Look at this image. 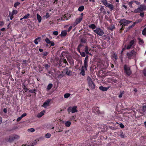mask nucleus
I'll return each mask as SVG.
<instances>
[{
    "instance_id": "nucleus-1",
    "label": "nucleus",
    "mask_w": 146,
    "mask_h": 146,
    "mask_svg": "<svg viewBox=\"0 0 146 146\" xmlns=\"http://www.w3.org/2000/svg\"><path fill=\"white\" fill-rule=\"evenodd\" d=\"M137 53L134 50H133L127 53V56L129 59H131L135 58Z\"/></svg>"
},
{
    "instance_id": "nucleus-12",
    "label": "nucleus",
    "mask_w": 146,
    "mask_h": 146,
    "mask_svg": "<svg viewBox=\"0 0 146 146\" xmlns=\"http://www.w3.org/2000/svg\"><path fill=\"white\" fill-rule=\"evenodd\" d=\"M50 102V100H48L44 102L42 106L45 108H46L49 105V103Z\"/></svg>"
},
{
    "instance_id": "nucleus-59",
    "label": "nucleus",
    "mask_w": 146,
    "mask_h": 146,
    "mask_svg": "<svg viewBox=\"0 0 146 146\" xmlns=\"http://www.w3.org/2000/svg\"><path fill=\"white\" fill-rule=\"evenodd\" d=\"M143 73L144 76H146V69H145L143 70Z\"/></svg>"
},
{
    "instance_id": "nucleus-29",
    "label": "nucleus",
    "mask_w": 146,
    "mask_h": 146,
    "mask_svg": "<svg viewBox=\"0 0 146 146\" xmlns=\"http://www.w3.org/2000/svg\"><path fill=\"white\" fill-rule=\"evenodd\" d=\"M138 40H139V43L141 45L144 42L143 40L140 38H138Z\"/></svg>"
},
{
    "instance_id": "nucleus-27",
    "label": "nucleus",
    "mask_w": 146,
    "mask_h": 146,
    "mask_svg": "<svg viewBox=\"0 0 146 146\" xmlns=\"http://www.w3.org/2000/svg\"><path fill=\"white\" fill-rule=\"evenodd\" d=\"M80 42L81 43H85L87 42V40L86 39L82 38L81 39Z\"/></svg>"
},
{
    "instance_id": "nucleus-35",
    "label": "nucleus",
    "mask_w": 146,
    "mask_h": 146,
    "mask_svg": "<svg viewBox=\"0 0 146 146\" xmlns=\"http://www.w3.org/2000/svg\"><path fill=\"white\" fill-rule=\"evenodd\" d=\"M30 15L28 13L23 17V18H24V19H27L29 17Z\"/></svg>"
},
{
    "instance_id": "nucleus-13",
    "label": "nucleus",
    "mask_w": 146,
    "mask_h": 146,
    "mask_svg": "<svg viewBox=\"0 0 146 146\" xmlns=\"http://www.w3.org/2000/svg\"><path fill=\"white\" fill-rule=\"evenodd\" d=\"M41 40V38L40 37H38L36 38L34 40V43L36 44H37L38 42H40Z\"/></svg>"
},
{
    "instance_id": "nucleus-10",
    "label": "nucleus",
    "mask_w": 146,
    "mask_h": 146,
    "mask_svg": "<svg viewBox=\"0 0 146 146\" xmlns=\"http://www.w3.org/2000/svg\"><path fill=\"white\" fill-rule=\"evenodd\" d=\"M105 6L106 7L110 9L111 11H112L114 9V6L113 5L108 3Z\"/></svg>"
},
{
    "instance_id": "nucleus-41",
    "label": "nucleus",
    "mask_w": 146,
    "mask_h": 146,
    "mask_svg": "<svg viewBox=\"0 0 146 146\" xmlns=\"http://www.w3.org/2000/svg\"><path fill=\"white\" fill-rule=\"evenodd\" d=\"M68 19L67 18L66 16H63L61 18V20L62 21H65L66 20H67Z\"/></svg>"
},
{
    "instance_id": "nucleus-42",
    "label": "nucleus",
    "mask_w": 146,
    "mask_h": 146,
    "mask_svg": "<svg viewBox=\"0 0 146 146\" xmlns=\"http://www.w3.org/2000/svg\"><path fill=\"white\" fill-rule=\"evenodd\" d=\"M76 117V116H71V117L70 118V120H74L75 119V118Z\"/></svg>"
},
{
    "instance_id": "nucleus-2",
    "label": "nucleus",
    "mask_w": 146,
    "mask_h": 146,
    "mask_svg": "<svg viewBox=\"0 0 146 146\" xmlns=\"http://www.w3.org/2000/svg\"><path fill=\"white\" fill-rule=\"evenodd\" d=\"M131 22V21H127L125 19H121L119 21L120 25L122 26V27L121 28L120 30L123 29L125 26L127 25L128 24H129Z\"/></svg>"
},
{
    "instance_id": "nucleus-49",
    "label": "nucleus",
    "mask_w": 146,
    "mask_h": 146,
    "mask_svg": "<svg viewBox=\"0 0 146 146\" xmlns=\"http://www.w3.org/2000/svg\"><path fill=\"white\" fill-rule=\"evenodd\" d=\"M4 24V23L3 21H0V27L3 26Z\"/></svg>"
},
{
    "instance_id": "nucleus-25",
    "label": "nucleus",
    "mask_w": 146,
    "mask_h": 146,
    "mask_svg": "<svg viewBox=\"0 0 146 146\" xmlns=\"http://www.w3.org/2000/svg\"><path fill=\"white\" fill-rule=\"evenodd\" d=\"M52 84H49L47 86V89L49 90L52 87Z\"/></svg>"
},
{
    "instance_id": "nucleus-60",
    "label": "nucleus",
    "mask_w": 146,
    "mask_h": 146,
    "mask_svg": "<svg viewBox=\"0 0 146 146\" xmlns=\"http://www.w3.org/2000/svg\"><path fill=\"white\" fill-rule=\"evenodd\" d=\"M104 10V7H102V6L101 7L100 9V10L101 11H103V10Z\"/></svg>"
},
{
    "instance_id": "nucleus-14",
    "label": "nucleus",
    "mask_w": 146,
    "mask_h": 146,
    "mask_svg": "<svg viewBox=\"0 0 146 146\" xmlns=\"http://www.w3.org/2000/svg\"><path fill=\"white\" fill-rule=\"evenodd\" d=\"M44 111H41L40 113H38L37 114V117L38 118H40L42 117L44 115Z\"/></svg>"
},
{
    "instance_id": "nucleus-51",
    "label": "nucleus",
    "mask_w": 146,
    "mask_h": 146,
    "mask_svg": "<svg viewBox=\"0 0 146 146\" xmlns=\"http://www.w3.org/2000/svg\"><path fill=\"white\" fill-rule=\"evenodd\" d=\"M22 118V117H21V116L18 117L17 119V121H20L21 119Z\"/></svg>"
},
{
    "instance_id": "nucleus-37",
    "label": "nucleus",
    "mask_w": 146,
    "mask_h": 146,
    "mask_svg": "<svg viewBox=\"0 0 146 146\" xmlns=\"http://www.w3.org/2000/svg\"><path fill=\"white\" fill-rule=\"evenodd\" d=\"M20 4V3L19 2H17L14 4V6L15 7H17V6L19 5Z\"/></svg>"
},
{
    "instance_id": "nucleus-11",
    "label": "nucleus",
    "mask_w": 146,
    "mask_h": 146,
    "mask_svg": "<svg viewBox=\"0 0 146 146\" xmlns=\"http://www.w3.org/2000/svg\"><path fill=\"white\" fill-rule=\"evenodd\" d=\"M110 87V86L108 87H104L101 86L99 87V88L100 90L103 91H106Z\"/></svg>"
},
{
    "instance_id": "nucleus-54",
    "label": "nucleus",
    "mask_w": 146,
    "mask_h": 146,
    "mask_svg": "<svg viewBox=\"0 0 146 146\" xmlns=\"http://www.w3.org/2000/svg\"><path fill=\"white\" fill-rule=\"evenodd\" d=\"M88 55H87L86 58H85L84 60L88 61Z\"/></svg>"
},
{
    "instance_id": "nucleus-46",
    "label": "nucleus",
    "mask_w": 146,
    "mask_h": 146,
    "mask_svg": "<svg viewBox=\"0 0 146 146\" xmlns=\"http://www.w3.org/2000/svg\"><path fill=\"white\" fill-rule=\"evenodd\" d=\"M53 35H57L58 34V32L57 31H54L53 32Z\"/></svg>"
},
{
    "instance_id": "nucleus-16",
    "label": "nucleus",
    "mask_w": 146,
    "mask_h": 146,
    "mask_svg": "<svg viewBox=\"0 0 146 146\" xmlns=\"http://www.w3.org/2000/svg\"><path fill=\"white\" fill-rule=\"evenodd\" d=\"M80 74L83 76H84L85 75V72L84 70V66H82L81 72L80 73Z\"/></svg>"
},
{
    "instance_id": "nucleus-28",
    "label": "nucleus",
    "mask_w": 146,
    "mask_h": 146,
    "mask_svg": "<svg viewBox=\"0 0 146 146\" xmlns=\"http://www.w3.org/2000/svg\"><path fill=\"white\" fill-rule=\"evenodd\" d=\"M51 134L50 133H48L45 135L44 137L46 138H49L51 137Z\"/></svg>"
},
{
    "instance_id": "nucleus-4",
    "label": "nucleus",
    "mask_w": 146,
    "mask_h": 146,
    "mask_svg": "<svg viewBox=\"0 0 146 146\" xmlns=\"http://www.w3.org/2000/svg\"><path fill=\"white\" fill-rule=\"evenodd\" d=\"M145 8L146 6L145 5H140L139 7L134 11V12L135 13H141L145 9Z\"/></svg>"
},
{
    "instance_id": "nucleus-9",
    "label": "nucleus",
    "mask_w": 146,
    "mask_h": 146,
    "mask_svg": "<svg viewBox=\"0 0 146 146\" xmlns=\"http://www.w3.org/2000/svg\"><path fill=\"white\" fill-rule=\"evenodd\" d=\"M82 18H80L76 19L73 25L75 26L80 23L82 20Z\"/></svg>"
},
{
    "instance_id": "nucleus-43",
    "label": "nucleus",
    "mask_w": 146,
    "mask_h": 146,
    "mask_svg": "<svg viewBox=\"0 0 146 146\" xmlns=\"http://www.w3.org/2000/svg\"><path fill=\"white\" fill-rule=\"evenodd\" d=\"M36 90L35 89H31L29 90V92L30 93H33L35 92H36Z\"/></svg>"
},
{
    "instance_id": "nucleus-38",
    "label": "nucleus",
    "mask_w": 146,
    "mask_h": 146,
    "mask_svg": "<svg viewBox=\"0 0 146 146\" xmlns=\"http://www.w3.org/2000/svg\"><path fill=\"white\" fill-rule=\"evenodd\" d=\"M142 111L143 112H145L146 111V106H143Z\"/></svg>"
},
{
    "instance_id": "nucleus-44",
    "label": "nucleus",
    "mask_w": 146,
    "mask_h": 146,
    "mask_svg": "<svg viewBox=\"0 0 146 146\" xmlns=\"http://www.w3.org/2000/svg\"><path fill=\"white\" fill-rule=\"evenodd\" d=\"M85 52L86 53V52L88 53V47L87 46H86L85 48Z\"/></svg>"
},
{
    "instance_id": "nucleus-22",
    "label": "nucleus",
    "mask_w": 146,
    "mask_h": 146,
    "mask_svg": "<svg viewBox=\"0 0 146 146\" xmlns=\"http://www.w3.org/2000/svg\"><path fill=\"white\" fill-rule=\"evenodd\" d=\"M89 27L90 28L94 29L96 28V26L94 24H93L90 25H89Z\"/></svg>"
},
{
    "instance_id": "nucleus-36",
    "label": "nucleus",
    "mask_w": 146,
    "mask_h": 146,
    "mask_svg": "<svg viewBox=\"0 0 146 146\" xmlns=\"http://www.w3.org/2000/svg\"><path fill=\"white\" fill-rule=\"evenodd\" d=\"M43 66H44L46 69H47L48 68L50 67V65H48L47 64L43 65Z\"/></svg>"
},
{
    "instance_id": "nucleus-58",
    "label": "nucleus",
    "mask_w": 146,
    "mask_h": 146,
    "mask_svg": "<svg viewBox=\"0 0 146 146\" xmlns=\"http://www.w3.org/2000/svg\"><path fill=\"white\" fill-rule=\"evenodd\" d=\"M27 115V114L26 113H23V114H22V115H21V117H22L23 118V117L26 116Z\"/></svg>"
},
{
    "instance_id": "nucleus-64",
    "label": "nucleus",
    "mask_w": 146,
    "mask_h": 146,
    "mask_svg": "<svg viewBox=\"0 0 146 146\" xmlns=\"http://www.w3.org/2000/svg\"><path fill=\"white\" fill-rule=\"evenodd\" d=\"M134 2L137 5H140V3L138 1H134Z\"/></svg>"
},
{
    "instance_id": "nucleus-31",
    "label": "nucleus",
    "mask_w": 146,
    "mask_h": 146,
    "mask_svg": "<svg viewBox=\"0 0 146 146\" xmlns=\"http://www.w3.org/2000/svg\"><path fill=\"white\" fill-rule=\"evenodd\" d=\"M17 13V11L16 10H14L11 13V14L12 15H13L15 14L16 15Z\"/></svg>"
},
{
    "instance_id": "nucleus-34",
    "label": "nucleus",
    "mask_w": 146,
    "mask_h": 146,
    "mask_svg": "<svg viewBox=\"0 0 146 146\" xmlns=\"http://www.w3.org/2000/svg\"><path fill=\"white\" fill-rule=\"evenodd\" d=\"M101 1L105 5L108 3L106 0H101Z\"/></svg>"
},
{
    "instance_id": "nucleus-39",
    "label": "nucleus",
    "mask_w": 146,
    "mask_h": 146,
    "mask_svg": "<svg viewBox=\"0 0 146 146\" xmlns=\"http://www.w3.org/2000/svg\"><path fill=\"white\" fill-rule=\"evenodd\" d=\"M28 131L33 132L35 131V130L33 128H31L28 130Z\"/></svg>"
},
{
    "instance_id": "nucleus-61",
    "label": "nucleus",
    "mask_w": 146,
    "mask_h": 146,
    "mask_svg": "<svg viewBox=\"0 0 146 146\" xmlns=\"http://www.w3.org/2000/svg\"><path fill=\"white\" fill-rule=\"evenodd\" d=\"M123 94V93H122V92L121 93H120V94H119V95L118 97L119 98H121Z\"/></svg>"
},
{
    "instance_id": "nucleus-18",
    "label": "nucleus",
    "mask_w": 146,
    "mask_h": 146,
    "mask_svg": "<svg viewBox=\"0 0 146 146\" xmlns=\"http://www.w3.org/2000/svg\"><path fill=\"white\" fill-rule=\"evenodd\" d=\"M88 61L84 60V68L86 70H87V68L88 67Z\"/></svg>"
},
{
    "instance_id": "nucleus-32",
    "label": "nucleus",
    "mask_w": 146,
    "mask_h": 146,
    "mask_svg": "<svg viewBox=\"0 0 146 146\" xmlns=\"http://www.w3.org/2000/svg\"><path fill=\"white\" fill-rule=\"evenodd\" d=\"M142 34L143 35L146 36V27L143 30L142 32Z\"/></svg>"
},
{
    "instance_id": "nucleus-62",
    "label": "nucleus",
    "mask_w": 146,
    "mask_h": 146,
    "mask_svg": "<svg viewBox=\"0 0 146 146\" xmlns=\"http://www.w3.org/2000/svg\"><path fill=\"white\" fill-rule=\"evenodd\" d=\"M50 16L49 15V13H47L46 14L45 17H46V18H48V17H49Z\"/></svg>"
},
{
    "instance_id": "nucleus-63",
    "label": "nucleus",
    "mask_w": 146,
    "mask_h": 146,
    "mask_svg": "<svg viewBox=\"0 0 146 146\" xmlns=\"http://www.w3.org/2000/svg\"><path fill=\"white\" fill-rule=\"evenodd\" d=\"M134 2V1H132L130 2H129V5L130 6V5H131Z\"/></svg>"
},
{
    "instance_id": "nucleus-3",
    "label": "nucleus",
    "mask_w": 146,
    "mask_h": 146,
    "mask_svg": "<svg viewBox=\"0 0 146 146\" xmlns=\"http://www.w3.org/2000/svg\"><path fill=\"white\" fill-rule=\"evenodd\" d=\"M136 42V40L133 39L130 41L129 43L127 44L126 48L129 49L131 48H134L135 46Z\"/></svg>"
},
{
    "instance_id": "nucleus-17",
    "label": "nucleus",
    "mask_w": 146,
    "mask_h": 146,
    "mask_svg": "<svg viewBox=\"0 0 146 146\" xmlns=\"http://www.w3.org/2000/svg\"><path fill=\"white\" fill-rule=\"evenodd\" d=\"M77 107L76 106H74L72 108V113H74L77 111L76 109Z\"/></svg>"
},
{
    "instance_id": "nucleus-55",
    "label": "nucleus",
    "mask_w": 146,
    "mask_h": 146,
    "mask_svg": "<svg viewBox=\"0 0 146 146\" xmlns=\"http://www.w3.org/2000/svg\"><path fill=\"white\" fill-rule=\"evenodd\" d=\"M13 15H12L11 14V12H9V16L10 17L11 20H12L13 18Z\"/></svg>"
},
{
    "instance_id": "nucleus-21",
    "label": "nucleus",
    "mask_w": 146,
    "mask_h": 146,
    "mask_svg": "<svg viewBox=\"0 0 146 146\" xmlns=\"http://www.w3.org/2000/svg\"><path fill=\"white\" fill-rule=\"evenodd\" d=\"M94 112L96 113L99 114L100 113L99 110V108L98 107H96L94 109Z\"/></svg>"
},
{
    "instance_id": "nucleus-53",
    "label": "nucleus",
    "mask_w": 146,
    "mask_h": 146,
    "mask_svg": "<svg viewBox=\"0 0 146 146\" xmlns=\"http://www.w3.org/2000/svg\"><path fill=\"white\" fill-rule=\"evenodd\" d=\"M23 89L26 90L25 92H27V91L28 90V89L26 87V86L25 85V84H24L23 85Z\"/></svg>"
},
{
    "instance_id": "nucleus-23",
    "label": "nucleus",
    "mask_w": 146,
    "mask_h": 146,
    "mask_svg": "<svg viewBox=\"0 0 146 146\" xmlns=\"http://www.w3.org/2000/svg\"><path fill=\"white\" fill-rule=\"evenodd\" d=\"M14 140L13 136L9 137L8 139V141L10 142H11Z\"/></svg>"
},
{
    "instance_id": "nucleus-19",
    "label": "nucleus",
    "mask_w": 146,
    "mask_h": 146,
    "mask_svg": "<svg viewBox=\"0 0 146 146\" xmlns=\"http://www.w3.org/2000/svg\"><path fill=\"white\" fill-rule=\"evenodd\" d=\"M37 19L38 21V23H40L41 21L42 17L38 14H37Z\"/></svg>"
},
{
    "instance_id": "nucleus-26",
    "label": "nucleus",
    "mask_w": 146,
    "mask_h": 146,
    "mask_svg": "<svg viewBox=\"0 0 146 146\" xmlns=\"http://www.w3.org/2000/svg\"><path fill=\"white\" fill-rule=\"evenodd\" d=\"M84 9V7L83 6H80L78 9V10L80 11H82Z\"/></svg>"
},
{
    "instance_id": "nucleus-8",
    "label": "nucleus",
    "mask_w": 146,
    "mask_h": 146,
    "mask_svg": "<svg viewBox=\"0 0 146 146\" xmlns=\"http://www.w3.org/2000/svg\"><path fill=\"white\" fill-rule=\"evenodd\" d=\"M46 42L48 44H50V46H53L54 45V42L52 41H51L48 38H46L45 40Z\"/></svg>"
},
{
    "instance_id": "nucleus-52",
    "label": "nucleus",
    "mask_w": 146,
    "mask_h": 146,
    "mask_svg": "<svg viewBox=\"0 0 146 146\" xmlns=\"http://www.w3.org/2000/svg\"><path fill=\"white\" fill-rule=\"evenodd\" d=\"M120 136L122 138H124V135H123V133L122 132H121L120 133Z\"/></svg>"
},
{
    "instance_id": "nucleus-15",
    "label": "nucleus",
    "mask_w": 146,
    "mask_h": 146,
    "mask_svg": "<svg viewBox=\"0 0 146 146\" xmlns=\"http://www.w3.org/2000/svg\"><path fill=\"white\" fill-rule=\"evenodd\" d=\"M65 70L66 71V74L67 75H71L72 72L71 70H69L68 68H66Z\"/></svg>"
},
{
    "instance_id": "nucleus-33",
    "label": "nucleus",
    "mask_w": 146,
    "mask_h": 146,
    "mask_svg": "<svg viewBox=\"0 0 146 146\" xmlns=\"http://www.w3.org/2000/svg\"><path fill=\"white\" fill-rule=\"evenodd\" d=\"M70 95V94L69 93L65 94L64 96L65 98H68Z\"/></svg>"
},
{
    "instance_id": "nucleus-45",
    "label": "nucleus",
    "mask_w": 146,
    "mask_h": 146,
    "mask_svg": "<svg viewBox=\"0 0 146 146\" xmlns=\"http://www.w3.org/2000/svg\"><path fill=\"white\" fill-rule=\"evenodd\" d=\"M113 58L115 59V60H117V54H114L113 55Z\"/></svg>"
},
{
    "instance_id": "nucleus-47",
    "label": "nucleus",
    "mask_w": 146,
    "mask_h": 146,
    "mask_svg": "<svg viewBox=\"0 0 146 146\" xmlns=\"http://www.w3.org/2000/svg\"><path fill=\"white\" fill-rule=\"evenodd\" d=\"M48 54V52H44L43 53V56H47Z\"/></svg>"
},
{
    "instance_id": "nucleus-5",
    "label": "nucleus",
    "mask_w": 146,
    "mask_h": 146,
    "mask_svg": "<svg viewBox=\"0 0 146 146\" xmlns=\"http://www.w3.org/2000/svg\"><path fill=\"white\" fill-rule=\"evenodd\" d=\"M87 80L88 85L90 88L92 89H94L95 88V84L93 83L91 78L89 77H87Z\"/></svg>"
},
{
    "instance_id": "nucleus-30",
    "label": "nucleus",
    "mask_w": 146,
    "mask_h": 146,
    "mask_svg": "<svg viewBox=\"0 0 146 146\" xmlns=\"http://www.w3.org/2000/svg\"><path fill=\"white\" fill-rule=\"evenodd\" d=\"M65 125L66 127H69L71 125V122L69 121H67L65 123Z\"/></svg>"
},
{
    "instance_id": "nucleus-20",
    "label": "nucleus",
    "mask_w": 146,
    "mask_h": 146,
    "mask_svg": "<svg viewBox=\"0 0 146 146\" xmlns=\"http://www.w3.org/2000/svg\"><path fill=\"white\" fill-rule=\"evenodd\" d=\"M67 31H66L64 30L63 31H62L61 32L60 35L61 36H63V37H64V36H66V35H67Z\"/></svg>"
},
{
    "instance_id": "nucleus-6",
    "label": "nucleus",
    "mask_w": 146,
    "mask_h": 146,
    "mask_svg": "<svg viewBox=\"0 0 146 146\" xmlns=\"http://www.w3.org/2000/svg\"><path fill=\"white\" fill-rule=\"evenodd\" d=\"M94 31L100 36H103L104 34L103 31L99 28H97L96 29L94 30Z\"/></svg>"
},
{
    "instance_id": "nucleus-48",
    "label": "nucleus",
    "mask_w": 146,
    "mask_h": 146,
    "mask_svg": "<svg viewBox=\"0 0 146 146\" xmlns=\"http://www.w3.org/2000/svg\"><path fill=\"white\" fill-rule=\"evenodd\" d=\"M141 21L142 20L141 19H139L136 21H135V23L137 24L141 22Z\"/></svg>"
},
{
    "instance_id": "nucleus-7",
    "label": "nucleus",
    "mask_w": 146,
    "mask_h": 146,
    "mask_svg": "<svg viewBox=\"0 0 146 146\" xmlns=\"http://www.w3.org/2000/svg\"><path fill=\"white\" fill-rule=\"evenodd\" d=\"M124 67L126 75L128 76H129L132 73L130 67L127 66L126 65L124 66Z\"/></svg>"
},
{
    "instance_id": "nucleus-40",
    "label": "nucleus",
    "mask_w": 146,
    "mask_h": 146,
    "mask_svg": "<svg viewBox=\"0 0 146 146\" xmlns=\"http://www.w3.org/2000/svg\"><path fill=\"white\" fill-rule=\"evenodd\" d=\"M80 54L81 56L82 57H84L86 56L85 53L84 52H80Z\"/></svg>"
},
{
    "instance_id": "nucleus-24",
    "label": "nucleus",
    "mask_w": 146,
    "mask_h": 146,
    "mask_svg": "<svg viewBox=\"0 0 146 146\" xmlns=\"http://www.w3.org/2000/svg\"><path fill=\"white\" fill-rule=\"evenodd\" d=\"M13 137L14 140L19 139L20 137L18 135L14 134L13 135Z\"/></svg>"
},
{
    "instance_id": "nucleus-50",
    "label": "nucleus",
    "mask_w": 146,
    "mask_h": 146,
    "mask_svg": "<svg viewBox=\"0 0 146 146\" xmlns=\"http://www.w3.org/2000/svg\"><path fill=\"white\" fill-rule=\"evenodd\" d=\"M72 108L71 107H70L68 108V111L69 113L71 111L72 112Z\"/></svg>"
},
{
    "instance_id": "nucleus-57",
    "label": "nucleus",
    "mask_w": 146,
    "mask_h": 146,
    "mask_svg": "<svg viewBox=\"0 0 146 146\" xmlns=\"http://www.w3.org/2000/svg\"><path fill=\"white\" fill-rule=\"evenodd\" d=\"M120 127L122 128H123L124 127V125L122 123H121L119 124Z\"/></svg>"
},
{
    "instance_id": "nucleus-56",
    "label": "nucleus",
    "mask_w": 146,
    "mask_h": 146,
    "mask_svg": "<svg viewBox=\"0 0 146 146\" xmlns=\"http://www.w3.org/2000/svg\"><path fill=\"white\" fill-rule=\"evenodd\" d=\"M37 144V142L36 140H35V142L32 144V145L31 146H34V145H36Z\"/></svg>"
}]
</instances>
